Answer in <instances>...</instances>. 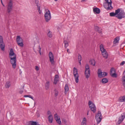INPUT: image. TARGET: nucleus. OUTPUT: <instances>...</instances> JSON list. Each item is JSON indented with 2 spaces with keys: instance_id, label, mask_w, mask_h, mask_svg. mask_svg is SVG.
<instances>
[{
  "instance_id": "nucleus-13",
  "label": "nucleus",
  "mask_w": 125,
  "mask_h": 125,
  "mask_svg": "<svg viewBox=\"0 0 125 125\" xmlns=\"http://www.w3.org/2000/svg\"><path fill=\"white\" fill-rule=\"evenodd\" d=\"M125 118V112H124L121 115V116L119 118L117 124H120L124 120Z\"/></svg>"
},
{
  "instance_id": "nucleus-55",
  "label": "nucleus",
  "mask_w": 125,
  "mask_h": 125,
  "mask_svg": "<svg viewBox=\"0 0 125 125\" xmlns=\"http://www.w3.org/2000/svg\"><path fill=\"white\" fill-rule=\"evenodd\" d=\"M55 1H57L58 0H54Z\"/></svg>"
},
{
  "instance_id": "nucleus-58",
  "label": "nucleus",
  "mask_w": 125,
  "mask_h": 125,
  "mask_svg": "<svg viewBox=\"0 0 125 125\" xmlns=\"http://www.w3.org/2000/svg\"><path fill=\"white\" fill-rule=\"evenodd\" d=\"M94 125H95V124H94Z\"/></svg>"
},
{
  "instance_id": "nucleus-34",
  "label": "nucleus",
  "mask_w": 125,
  "mask_h": 125,
  "mask_svg": "<svg viewBox=\"0 0 125 125\" xmlns=\"http://www.w3.org/2000/svg\"><path fill=\"white\" fill-rule=\"evenodd\" d=\"M78 59L79 61H81L82 60V57L80 54H78Z\"/></svg>"
},
{
  "instance_id": "nucleus-33",
  "label": "nucleus",
  "mask_w": 125,
  "mask_h": 125,
  "mask_svg": "<svg viewBox=\"0 0 125 125\" xmlns=\"http://www.w3.org/2000/svg\"><path fill=\"white\" fill-rule=\"evenodd\" d=\"M122 81L123 85L125 84V76H124L122 78Z\"/></svg>"
},
{
  "instance_id": "nucleus-54",
  "label": "nucleus",
  "mask_w": 125,
  "mask_h": 125,
  "mask_svg": "<svg viewBox=\"0 0 125 125\" xmlns=\"http://www.w3.org/2000/svg\"><path fill=\"white\" fill-rule=\"evenodd\" d=\"M87 115H88V112L87 114Z\"/></svg>"
},
{
  "instance_id": "nucleus-4",
  "label": "nucleus",
  "mask_w": 125,
  "mask_h": 125,
  "mask_svg": "<svg viewBox=\"0 0 125 125\" xmlns=\"http://www.w3.org/2000/svg\"><path fill=\"white\" fill-rule=\"evenodd\" d=\"M73 74L74 77L75 82L76 83H78L79 81V75L78 73V70L75 67L73 68Z\"/></svg>"
},
{
  "instance_id": "nucleus-10",
  "label": "nucleus",
  "mask_w": 125,
  "mask_h": 125,
  "mask_svg": "<svg viewBox=\"0 0 125 125\" xmlns=\"http://www.w3.org/2000/svg\"><path fill=\"white\" fill-rule=\"evenodd\" d=\"M44 17L46 21L47 22L48 21L51 19V14L50 11L49 10H48L45 13Z\"/></svg>"
},
{
  "instance_id": "nucleus-37",
  "label": "nucleus",
  "mask_w": 125,
  "mask_h": 125,
  "mask_svg": "<svg viewBox=\"0 0 125 125\" xmlns=\"http://www.w3.org/2000/svg\"><path fill=\"white\" fill-rule=\"evenodd\" d=\"M54 91L55 92V94H54V96H57L58 94V91L56 90H54Z\"/></svg>"
},
{
  "instance_id": "nucleus-29",
  "label": "nucleus",
  "mask_w": 125,
  "mask_h": 125,
  "mask_svg": "<svg viewBox=\"0 0 125 125\" xmlns=\"http://www.w3.org/2000/svg\"><path fill=\"white\" fill-rule=\"evenodd\" d=\"M54 117L55 119L56 120H58L59 118H60L58 116L57 114H56L54 115Z\"/></svg>"
},
{
  "instance_id": "nucleus-47",
  "label": "nucleus",
  "mask_w": 125,
  "mask_h": 125,
  "mask_svg": "<svg viewBox=\"0 0 125 125\" xmlns=\"http://www.w3.org/2000/svg\"><path fill=\"white\" fill-rule=\"evenodd\" d=\"M86 121L87 120L84 117L83 119L82 122H86Z\"/></svg>"
},
{
  "instance_id": "nucleus-53",
  "label": "nucleus",
  "mask_w": 125,
  "mask_h": 125,
  "mask_svg": "<svg viewBox=\"0 0 125 125\" xmlns=\"http://www.w3.org/2000/svg\"><path fill=\"white\" fill-rule=\"evenodd\" d=\"M57 29L58 30H59V29H60V28L58 27L57 28Z\"/></svg>"
},
{
  "instance_id": "nucleus-23",
  "label": "nucleus",
  "mask_w": 125,
  "mask_h": 125,
  "mask_svg": "<svg viewBox=\"0 0 125 125\" xmlns=\"http://www.w3.org/2000/svg\"><path fill=\"white\" fill-rule=\"evenodd\" d=\"M64 92L65 93V94H66V93L69 91V88L67 84H65L64 87Z\"/></svg>"
},
{
  "instance_id": "nucleus-21",
  "label": "nucleus",
  "mask_w": 125,
  "mask_h": 125,
  "mask_svg": "<svg viewBox=\"0 0 125 125\" xmlns=\"http://www.w3.org/2000/svg\"><path fill=\"white\" fill-rule=\"evenodd\" d=\"M119 101L120 102H123L125 101V95L122 96L119 98Z\"/></svg>"
},
{
  "instance_id": "nucleus-11",
  "label": "nucleus",
  "mask_w": 125,
  "mask_h": 125,
  "mask_svg": "<svg viewBox=\"0 0 125 125\" xmlns=\"http://www.w3.org/2000/svg\"><path fill=\"white\" fill-rule=\"evenodd\" d=\"M112 3L105 2L104 4V8L107 10L112 9L113 8V7L111 6Z\"/></svg>"
},
{
  "instance_id": "nucleus-51",
  "label": "nucleus",
  "mask_w": 125,
  "mask_h": 125,
  "mask_svg": "<svg viewBox=\"0 0 125 125\" xmlns=\"http://www.w3.org/2000/svg\"><path fill=\"white\" fill-rule=\"evenodd\" d=\"M79 61V62L80 64V65H81V61Z\"/></svg>"
},
{
  "instance_id": "nucleus-19",
  "label": "nucleus",
  "mask_w": 125,
  "mask_h": 125,
  "mask_svg": "<svg viewBox=\"0 0 125 125\" xmlns=\"http://www.w3.org/2000/svg\"><path fill=\"white\" fill-rule=\"evenodd\" d=\"M95 29L96 31L100 33H101L102 32L101 29L100 28H99L98 26H95Z\"/></svg>"
},
{
  "instance_id": "nucleus-12",
  "label": "nucleus",
  "mask_w": 125,
  "mask_h": 125,
  "mask_svg": "<svg viewBox=\"0 0 125 125\" xmlns=\"http://www.w3.org/2000/svg\"><path fill=\"white\" fill-rule=\"evenodd\" d=\"M97 73L98 74V76L99 78H102L106 76L107 73L106 72H102L101 70L99 69L98 70Z\"/></svg>"
},
{
  "instance_id": "nucleus-31",
  "label": "nucleus",
  "mask_w": 125,
  "mask_h": 125,
  "mask_svg": "<svg viewBox=\"0 0 125 125\" xmlns=\"http://www.w3.org/2000/svg\"><path fill=\"white\" fill-rule=\"evenodd\" d=\"M47 35L48 37H52V34L51 32L50 31H49L47 33Z\"/></svg>"
},
{
  "instance_id": "nucleus-43",
  "label": "nucleus",
  "mask_w": 125,
  "mask_h": 125,
  "mask_svg": "<svg viewBox=\"0 0 125 125\" xmlns=\"http://www.w3.org/2000/svg\"><path fill=\"white\" fill-rule=\"evenodd\" d=\"M106 1L105 2H109V3H112V1L111 0H105Z\"/></svg>"
},
{
  "instance_id": "nucleus-28",
  "label": "nucleus",
  "mask_w": 125,
  "mask_h": 125,
  "mask_svg": "<svg viewBox=\"0 0 125 125\" xmlns=\"http://www.w3.org/2000/svg\"><path fill=\"white\" fill-rule=\"evenodd\" d=\"M63 43L65 45V47L66 48L69 45L68 42L67 41L64 40L63 41Z\"/></svg>"
},
{
  "instance_id": "nucleus-27",
  "label": "nucleus",
  "mask_w": 125,
  "mask_h": 125,
  "mask_svg": "<svg viewBox=\"0 0 125 125\" xmlns=\"http://www.w3.org/2000/svg\"><path fill=\"white\" fill-rule=\"evenodd\" d=\"M90 63L92 65L94 66L95 65V62L94 59H92L90 61Z\"/></svg>"
},
{
  "instance_id": "nucleus-35",
  "label": "nucleus",
  "mask_w": 125,
  "mask_h": 125,
  "mask_svg": "<svg viewBox=\"0 0 125 125\" xmlns=\"http://www.w3.org/2000/svg\"><path fill=\"white\" fill-rule=\"evenodd\" d=\"M37 10H38V12L40 14H41V10H40V8L41 7L40 5L39 6H38L37 5Z\"/></svg>"
},
{
  "instance_id": "nucleus-7",
  "label": "nucleus",
  "mask_w": 125,
  "mask_h": 125,
  "mask_svg": "<svg viewBox=\"0 0 125 125\" xmlns=\"http://www.w3.org/2000/svg\"><path fill=\"white\" fill-rule=\"evenodd\" d=\"M16 40L17 44L19 46L21 47L23 46V40L20 36H17Z\"/></svg>"
},
{
  "instance_id": "nucleus-1",
  "label": "nucleus",
  "mask_w": 125,
  "mask_h": 125,
  "mask_svg": "<svg viewBox=\"0 0 125 125\" xmlns=\"http://www.w3.org/2000/svg\"><path fill=\"white\" fill-rule=\"evenodd\" d=\"M9 56L10 59V62L13 68L15 69L16 68V56L13 52L12 49H11L9 52Z\"/></svg>"
},
{
  "instance_id": "nucleus-30",
  "label": "nucleus",
  "mask_w": 125,
  "mask_h": 125,
  "mask_svg": "<svg viewBox=\"0 0 125 125\" xmlns=\"http://www.w3.org/2000/svg\"><path fill=\"white\" fill-rule=\"evenodd\" d=\"M24 97H29L31 98L33 100H34L33 99V97L32 96L30 95H25L24 96Z\"/></svg>"
},
{
  "instance_id": "nucleus-45",
  "label": "nucleus",
  "mask_w": 125,
  "mask_h": 125,
  "mask_svg": "<svg viewBox=\"0 0 125 125\" xmlns=\"http://www.w3.org/2000/svg\"><path fill=\"white\" fill-rule=\"evenodd\" d=\"M81 125H86V123L85 122H82Z\"/></svg>"
},
{
  "instance_id": "nucleus-14",
  "label": "nucleus",
  "mask_w": 125,
  "mask_h": 125,
  "mask_svg": "<svg viewBox=\"0 0 125 125\" xmlns=\"http://www.w3.org/2000/svg\"><path fill=\"white\" fill-rule=\"evenodd\" d=\"M49 55L50 58V60L52 64L54 63V58L53 55L51 52H50L49 53Z\"/></svg>"
},
{
  "instance_id": "nucleus-40",
  "label": "nucleus",
  "mask_w": 125,
  "mask_h": 125,
  "mask_svg": "<svg viewBox=\"0 0 125 125\" xmlns=\"http://www.w3.org/2000/svg\"><path fill=\"white\" fill-rule=\"evenodd\" d=\"M31 125H36L37 123L33 121H31Z\"/></svg>"
},
{
  "instance_id": "nucleus-48",
  "label": "nucleus",
  "mask_w": 125,
  "mask_h": 125,
  "mask_svg": "<svg viewBox=\"0 0 125 125\" xmlns=\"http://www.w3.org/2000/svg\"><path fill=\"white\" fill-rule=\"evenodd\" d=\"M39 52L40 55H41L42 53H41V48H40V46H39Z\"/></svg>"
},
{
  "instance_id": "nucleus-25",
  "label": "nucleus",
  "mask_w": 125,
  "mask_h": 125,
  "mask_svg": "<svg viewBox=\"0 0 125 125\" xmlns=\"http://www.w3.org/2000/svg\"><path fill=\"white\" fill-rule=\"evenodd\" d=\"M50 83L49 81H47L45 84V87L46 89H49V87Z\"/></svg>"
},
{
  "instance_id": "nucleus-41",
  "label": "nucleus",
  "mask_w": 125,
  "mask_h": 125,
  "mask_svg": "<svg viewBox=\"0 0 125 125\" xmlns=\"http://www.w3.org/2000/svg\"><path fill=\"white\" fill-rule=\"evenodd\" d=\"M57 122L59 124H61V121L60 118H59V119L56 120Z\"/></svg>"
},
{
  "instance_id": "nucleus-20",
  "label": "nucleus",
  "mask_w": 125,
  "mask_h": 125,
  "mask_svg": "<svg viewBox=\"0 0 125 125\" xmlns=\"http://www.w3.org/2000/svg\"><path fill=\"white\" fill-rule=\"evenodd\" d=\"M101 82L105 84L108 82V80L107 78H104L102 79Z\"/></svg>"
},
{
  "instance_id": "nucleus-52",
  "label": "nucleus",
  "mask_w": 125,
  "mask_h": 125,
  "mask_svg": "<svg viewBox=\"0 0 125 125\" xmlns=\"http://www.w3.org/2000/svg\"><path fill=\"white\" fill-rule=\"evenodd\" d=\"M67 51L68 52H69V49H68L67 50Z\"/></svg>"
},
{
  "instance_id": "nucleus-24",
  "label": "nucleus",
  "mask_w": 125,
  "mask_h": 125,
  "mask_svg": "<svg viewBox=\"0 0 125 125\" xmlns=\"http://www.w3.org/2000/svg\"><path fill=\"white\" fill-rule=\"evenodd\" d=\"M119 40V38L118 37H116L115 39V40L113 42L114 43V44H116L118 42Z\"/></svg>"
},
{
  "instance_id": "nucleus-22",
  "label": "nucleus",
  "mask_w": 125,
  "mask_h": 125,
  "mask_svg": "<svg viewBox=\"0 0 125 125\" xmlns=\"http://www.w3.org/2000/svg\"><path fill=\"white\" fill-rule=\"evenodd\" d=\"M5 47V44L4 43H3L0 44V48L1 50L4 51V48Z\"/></svg>"
},
{
  "instance_id": "nucleus-17",
  "label": "nucleus",
  "mask_w": 125,
  "mask_h": 125,
  "mask_svg": "<svg viewBox=\"0 0 125 125\" xmlns=\"http://www.w3.org/2000/svg\"><path fill=\"white\" fill-rule=\"evenodd\" d=\"M59 76L58 75H56L55 76V78L54 80V83L56 84L59 81Z\"/></svg>"
},
{
  "instance_id": "nucleus-18",
  "label": "nucleus",
  "mask_w": 125,
  "mask_h": 125,
  "mask_svg": "<svg viewBox=\"0 0 125 125\" xmlns=\"http://www.w3.org/2000/svg\"><path fill=\"white\" fill-rule=\"evenodd\" d=\"M48 121L50 123H52V122L53 120V117L52 115H49L48 117Z\"/></svg>"
},
{
  "instance_id": "nucleus-42",
  "label": "nucleus",
  "mask_w": 125,
  "mask_h": 125,
  "mask_svg": "<svg viewBox=\"0 0 125 125\" xmlns=\"http://www.w3.org/2000/svg\"><path fill=\"white\" fill-rule=\"evenodd\" d=\"M35 69L37 71H38L39 70V67L37 66H35Z\"/></svg>"
},
{
  "instance_id": "nucleus-3",
  "label": "nucleus",
  "mask_w": 125,
  "mask_h": 125,
  "mask_svg": "<svg viewBox=\"0 0 125 125\" xmlns=\"http://www.w3.org/2000/svg\"><path fill=\"white\" fill-rule=\"evenodd\" d=\"M117 15L116 17L119 19L124 18L125 17V13L123 10H120V11Z\"/></svg>"
},
{
  "instance_id": "nucleus-5",
  "label": "nucleus",
  "mask_w": 125,
  "mask_h": 125,
  "mask_svg": "<svg viewBox=\"0 0 125 125\" xmlns=\"http://www.w3.org/2000/svg\"><path fill=\"white\" fill-rule=\"evenodd\" d=\"M85 74L86 78H88L90 75V69L88 65L86 64L85 67Z\"/></svg>"
},
{
  "instance_id": "nucleus-32",
  "label": "nucleus",
  "mask_w": 125,
  "mask_h": 125,
  "mask_svg": "<svg viewBox=\"0 0 125 125\" xmlns=\"http://www.w3.org/2000/svg\"><path fill=\"white\" fill-rule=\"evenodd\" d=\"M3 40V38L1 36H0V44L4 43Z\"/></svg>"
},
{
  "instance_id": "nucleus-6",
  "label": "nucleus",
  "mask_w": 125,
  "mask_h": 125,
  "mask_svg": "<svg viewBox=\"0 0 125 125\" xmlns=\"http://www.w3.org/2000/svg\"><path fill=\"white\" fill-rule=\"evenodd\" d=\"M88 105L91 110L94 113L95 112L96 108L95 104H94L93 102L91 101H89Z\"/></svg>"
},
{
  "instance_id": "nucleus-9",
  "label": "nucleus",
  "mask_w": 125,
  "mask_h": 125,
  "mask_svg": "<svg viewBox=\"0 0 125 125\" xmlns=\"http://www.w3.org/2000/svg\"><path fill=\"white\" fill-rule=\"evenodd\" d=\"M7 12L8 13H10L12 10L13 6V1L12 0H10L8 4Z\"/></svg>"
},
{
  "instance_id": "nucleus-36",
  "label": "nucleus",
  "mask_w": 125,
  "mask_h": 125,
  "mask_svg": "<svg viewBox=\"0 0 125 125\" xmlns=\"http://www.w3.org/2000/svg\"><path fill=\"white\" fill-rule=\"evenodd\" d=\"M111 76L113 77H117V74L115 73H114L111 74Z\"/></svg>"
},
{
  "instance_id": "nucleus-16",
  "label": "nucleus",
  "mask_w": 125,
  "mask_h": 125,
  "mask_svg": "<svg viewBox=\"0 0 125 125\" xmlns=\"http://www.w3.org/2000/svg\"><path fill=\"white\" fill-rule=\"evenodd\" d=\"M93 11L94 13H95L99 14L100 12V9L97 8H94Z\"/></svg>"
},
{
  "instance_id": "nucleus-44",
  "label": "nucleus",
  "mask_w": 125,
  "mask_h": 125,
  "mask_svg": "<svg viewBox=\"0 0 125 125\" xmlns=\"http://www.w3.org/2000/svg\"><path fill=\"white\" fill-rule=\"evenodd\" d=\"M47 114L48 115H52V114H51V112L50 111H48V112H47Z\"/></svg>"
},
{
  "instance_id": "nucleus-8",
  "label": "nucleus",
  "mask_w": 125,
  "mask_h": 125,
  "mask_svg": "<svg viewBox=\"0 0 125 125\" xmlns=\"http://www.w3.org/2000/svg\"><path fill=\"white\" fill-rule=\"evenodd\" d=\"M95 118L97 121V124H99L102 119V115L100 111H98V113L96 115Z\"/></svg>"
},
{
  "instance_id": "nucleus-57",
  "label": "nucleus",
  "mask_w": 125,
  "mask_h": 125,
  "mask_svg": "<svg viewBox=\"0 0 125 125\" xmlns=\"http://www.w3.org/2000/svg\"><path fill=\"white\" fill-rule=\"evenodd\" d=\"M83 0L82 1H84V0Z\"/></svg>"
},
{
  "instance_id": "nucleus-46",
  "label": "nucleus",
  "mask_w": 125,
  "mask_h": 125,
  "mask_svg": "<svg viewBox=\"0 0 125 125\" xmlns=\"http://www.w3.org/2000/svg\"><path fill=\"white\" fill-rule=\"evenodd\" d=\"M125 63V62L124 61L122 62L121 63H120V65H123Z\"/></svg>"
},
{
  "instance_id": "nucleus-39",
  "label": "nucleus",
  "mask_w": 125,
  "mask_h": 125,
  "mask_svg": "<svg viewBox=\"0 0 125 125\" xmlns=\"http://www.w3.org/2000/svg\"><path fill=\"white\" fill-rule=\"evenodd\" d=\"M115 72V70L113 68H112L111 69L110 73L111 74L112 73Z\"/></svg>"
},
{
  "instance_id": "nucleus-2",
  "label": "nucleus",
  "mask_w": 125,
  "mask_h": 125,
  "mask_svg": "<svg viewBox=\"0 0 125 125\" xmlns=\"http://www.w3.org/2000/svg\"><path fill=\"white\" fill-rule=\"evenodd\" d=\"M100 49L103 57L106 59L108 58V55L106 50L104 49L103 45L101 44L100 46Z\"/></svg>"
},
{
  "instance_id": "nucleus-38",
  "label": "nucleus",
  "mask_w": 125,
  "mask_h": 125,
  "mask_svg": "<svg viewBox=\"0 0 125 125\" xmlns=\"http://www.w3.org/2000/svg\"><path fill=\"white\" fill-rule=\"evenodd\" d=\"M35 2V4H36L37 6H38L40 5V4H39V0H34Z\"/></svg>"
},
{
  "instance_id": "nucleus-15",
  "label": "nucleus",
  "mask_w": 125,
  "mask_h": 125,
  "mask_svg": "<svg viewBox=\"0 0 125 125\" xmlns=\"http://www.w3.org/2000/svg\"><path fill=\"white\" fill-rule=\"evenodd\" d=\"M115 13L114 12H111L110 13V16L111 17L115 16H117L116 15L118 14L120 11V9L119 8L117 10H115Z\"/></svg>"
},
{
  "instance_id": "nucleus-56",
  "label": "nucleus",
  "mask_w": 125,
  "mask_h": 125,
  "mask_svg": "<svg viewBox=\"0 0 125 125\" xmlns=\"http://www.w3.org/2000/svg\"><path fill=\"white\" fill-rule=\"evenodd\" d=\"M124 86L125 87V84L124 85Z\"/></svg>"
},
{
  "instance_id": "nucleus-49",
  "label": "nucleus",
  "mask_w": 125,
  "mask_h": 125,
  "mask_svg": "<svg viewBox=\"0 0 125 125\" xmlns=\"http://www.w3.org/2000/svg\"><path fill=\"white\" fill-rule=\"evenodd\" d=\"M1 4H2L3 6H4V7H5V5H4L3 4V2H2V0H1Z\"/></svg>"
},
{
  "instance_id": "nucleus-50",
  "label": "nucleus",
  "mask_w": 125,
  "mask_h": 125,
  "mask_svg": "<svg viewBox=\"0 0 125 125\" xmlns=\"http://www.w3.org/2000/svg\"><path fill=\"white\" fill-rule=\"evenodd\" d=\"M23 91H20V92H19V93L21 94H22L23 93Z\"/></svg>"
},
{
  "instance_id": "nucleus-26",
  "label": "nucleus",
  "mask_w": 125,
  "mask_h": 125,
  "mask_svg": "<svg viewBox=\"0 0 125 125\" xmlns=\"http://www.w3.org/2000/svg\"><path fill=\"white\" fill-rule=\"evenodd\" d=\"M10 85V82L8 81L6 83L5 86L6 88H9Z\"/></svg>"
}]
</instances>
